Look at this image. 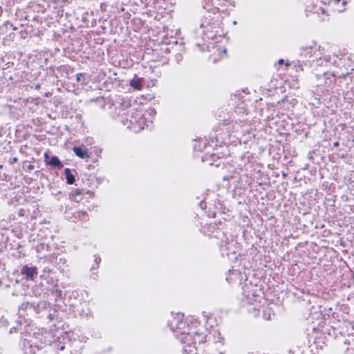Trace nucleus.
I'll return each instance as SVG.
<instances>
[{
	"mask_svg": "<svg viewBox=\"0 0 354 354\" xmlns=\"http://www.w3.org/2000/svg\"><path fill=\"white\" fill-rule=\"evenodd\" d=\"M80 344V342L79 340H77V339H74L70 344L71 347L73 348H74V351H77V350L75 348V347H77V344Z\"/></svg>",
	"mask_w": 354,
	"mask_h": 354,
	"instance_id": "obj_13",
	"label": "nucleus"
},
{
	"mask_svg": "<svg viewBox=\"0 0 354 354\" xmlns=\"http://www.w3.org/2000/svg\"><path fill=\"white\" fill-rule=\"evenodd\" d=\"M44 160L46 164L50 165L53 167L57 168H61L63 167V165L57 156H50L46 153L44 154Z\"/></svg>",
	"mask_w": 354,
	"mask_h": 354,
	"instance_id": "obj_2",
	"label": "nucleus"
},
{
	"mask_svg": "<svg viewBox=\"0 0 354 354\" xmlns=\"http://www.w3.org/2000/svg\"><path fill=\"white\" fill-rule=\"evenodd\" d=\"M83 77H84V75L82 73H77L76 75V80L77 82L82 81Z\"/></svg>",
	"mask_w": 354,
	"mask_h": 354,
	"instance_id": "obj_14",
	"label": "nucleus"
},
{
	"mask_svg": "<svg viewBox=\"0 0 354 354\" xmlns=\"http://www.w3.org/2000/svg\"><path fill=\"white\" fill-rule=\"evenodd\" d=\"M218 26V24L216 23H213V24H209V22H203L201 24V28H204V29H206V31L207 32H209L210 31L209 29H212V28H216V26Z\"/></svg>",
	"mask_w": 354,
	"mask_h": 354,
	"instance_id": "obj_11",
	"label": "nucleus"
},
{
	"mask_svg": "<svg viewBox=\"0 0 354 354\" xmlns=\"http://www.w3.org/2000/svg\"><path fill=\"white\" fill-rule=\"evenodd\" d=\"M73 150L75 155L80 157V158L88 159L90 158L87 149L86 147L84 145H82L81 147H75Z\"/></svg>",
	"mask_w": 354,
	"mask_h": 354,
	"instance_id": "obj_6",
	"label": "nucleus"
},
{
	"mask_svg": "<svg viewBox=\"0 0 354 354\" xmlns=\"http://www.w3.org/2000/svg\"><path fill=\"white\" fill-rule=\"evenodd\" d=\"M65 346H65V344L62 345V346L59 348V350H60V351L64 350V349L65 348Z\"/></svg>",
	"mask_w": 354,
	"mask_h": 354,
	"instance_id": "obj_17",
	"label": "nucleus"
},
{
	"mask_svg": "<svg viewBox=\"0 0 354 354\" xmlns=\"http://www.w3.org/2000/svg\"><path fill=\"white\" fill-rule=\"evenodd\" d=\"M214 35H214V34H213V35H207V37H209H209H212V38Z\"/></svg>",
	"mask_w": 354,
	"mask_h": 354,
	"instance_id": "obj_22",
	"label": "nucleus"
},
{
	"mask_svg": "<svg viewBox=\"0 0 354 354\" xmlns=\"http://www.w3.org/2000/svg\"><path fill=\"white\" fill-rule=\"evenodd\" d=\"M226 53V49H223V53Z\"/></svg>",
	"mask_w": 354,
	"mask_h": 354,
	"instance_id": "obj_23",
	"label": "nucleus"
},
{
	"mask_svg": "<svg viewBox=\"0 0 354 354\" xmlns=\"http://www.w3.org/2000/svg\"><path fill=\"white\" fill-rule=\"evenodd\" d=\"M316 48V44L315 41H311L309 45H306L301 47L302 53L305 56H313L312 52L315 51Z\"/></svg>",
	"mask_w": 354,
	"mask_h": 354,
	"instance_id": "obj_7",
	"label": "nucleus"
},
{
	"mask_svg": "<svg viewBox=\"0 0 354 354\" xmlns=\"http://www.w3.org/2000/svg\"><path fill=\"white\" fill-rule=\"evenodd\" d=\"M38 306L44 308L46 306V303L44 301H41Z\"/></svg>",
	"mask_w": 354,
	"mask_h": 354,
	"instance_id": "obj_15",
	"label": "nucleus"
},
{
	"mask_svg": "<svg viewBox=\"0 0 354 354\" xmlns=\"http://www.w3.org/2000/svg\"><path fill=\"white\" fill-rule=\"evenodd\" d=\"M100 261V257H95V261L96 262V263H97V264L98 263V262H99Z\"/></svg>",
	"mask_w": 354,
	"mask_h": 354,
	"instance_id": "obj_18",
	"label": "nucleus"
},
{
	"mask_svg": "<svg viewBox=\"0 0 354 354\" xmlns=\"http://www.w3.org/2000/svg\"><path fill=\"white\" fill-rule=\"evenodd\" d=\"M330 76L331 75L329 73H324L322 76V77L326 80L324 84L327 86H330L333 83V80L331 79Z\"/></svg>",
	"mask_w": 354,
	"mask_h": 354,
	"instance_id": "obj_12",
	"label": "nucleus"
},
{
	"mask_svg": "<svg viewBox=\"0 0 354 354\" xmlns=\"http://www.w3.org/2000/svg\"><path fill=\"white\" fill-rule=\"evenodd\" d=\"M21 273L25 274L27 279L32 280L37 274V268L35 267H28L24 266L21 270Z\"/></svg>",
	"mask_w": 354,
	"mask_h": 354,
	"instance_id": "obj_4",
	"label": "nucleus"
},
{
	"mask_svg": "<svg viewBox=\"0 0 354 354\" xmlns=\"http://www.w3.org/2000/svg\"><path fill=\"white\" fill-rule=\"evenodd\" d=\"M191 335H192V342L194 344H201V343H203L204 341H205V336L203 335L202 334H200V333H198L196 332H194V333H191Z\"/></svg>",
	"mask_w": 354,
	"mask_h": 354,
	"instance_id": "obj_9",
	"label": "nucleus"
},
{
	"mask_svg": "<svg viewBox=\"0 0 354 354\" xmlns=\"http://www.w3.org/2000/svg\"><path fill=\"white\" fill-rule=\"evenodd\" d=\"M64 174L67 180V183L70 185H72L75 182V177L71 174V170L68 168H66L64 169Z\"/></svg>",
	"mask_w": 354,
	"mask_h": 354,
	"instance_id": "obj_10",
	"label": "nucleus"
},
{
	"mask_svg": "<svg viewBox=\"0 0 354 354\" xmlns=\"http://www.w3.org/2000/svg\"><path fill=\"white\" fill-rule=\"evenodd\" d=\"M38 350L39 347L33 345L32 340L24 339V351L25 354H35Z\"/></svg>",
	"mask_w": 354,
	"mask_h": 354,
	"instance_id": "obj_3",
	"label": "nucleus"
},
{
	"mask_svg": "<svg viewBox=\"0 0 354 354\" xmlns=\"http://www.w3.org/2000/svg\"><path fill=\"white\" fill-rule=\"evenodd\" d=\"M229 179H230V176H224V177H223V180H228Z\"/></svg>",
	"mask_w": 354,
	"mask_h": 354,
	"instance_id": "obj_19",
	"label": "nucleus"
},
{
	"mask_svg": "<svg viewBox=\"0 0 354 354\" xmlns=\"http://www.w3.org/2000/svg\"><path fill=\"white\" fill-rule=\"evenodd\" d=\"M32 167H33V166H32V165H30V166H29V168H30V169H32Z\"/></svg>",
	"mask_w": 354,
	"mask_h": 354,
	"instance_id": "obj_24",
	"label": "nucleus"
},
{
	"mask_svg": "<svg viewBox=\"0 0 354 354\" xmlns=\"http://www.w3.org/2000/svg\"><path fill=\"white\" fill-rule=\"evenodd\" d=\"M278 63H279V64H282L283 63V59H279Z\"/></svg>",
	"mask_w": 354,
	"mask_h": 354,
	"instance_id": "obj_20",
	"label": "nucleus"
},
{
	"mask_svg": "<svg viewBox=\"0 0 354 354\" xmlns=\"http://www.w3.org/2000/svg\"><path fill=\"white\" fill-rule=\"evenodd\" d=\"M322 3H324V4H328V1L330 0H320Z\"/></svg>",
	"mask_w": 354,
	"mask_h": 354,
	"instance_id": "obj_16",
	"label": "nucleus"
},
{
	"mask_svg": "<svg viewBox=\"0 0 354 354\" xmlns=\"http://www.w3.org/2000/svg\"><path fill=\"white\" fill-rule=\"evenodd\" d=\"M334 146H335V147H338V146H339V142H335L334 143Z\"/></svg>",
	"mask_w": 354,
	"mask_h": 354,
	"instance_id": "obj_21",
	"label": "nucleus"
},
{
	"mask_svg": "<svg viewBox=\"0 0 354 354\" xmlns=\"http://www.w3.org/2000/svg\"><path fill=\"white\" fill-rule=\"evenodd\" d=\"M130 86L135 90L140 91L143 86V80L142 78L133 79L130 81Z\"/></svg>",
	"mask_w": 354,
	"mask_h": 354,
	"instance_id": "obj_8",
	"label": "nucleus"
},
{
	"mask_svg": "<svg viewBox=\"0 0 354 354\" xmlns=\"http://www.w3.org/2000/svg\"><path fill=\"white\" fill-rule=\"evenodd\" d=\"M173 322L171 323L172 330L175 331L176 335L181 334L183 335L181 342L184 344L183 351L185 354H197L198 348L196 344L192 342V335L189 332V326L184 322H178L176 327H173Z\"/></svg>",
	"mask_w": 354,
	"mask_h": 354,
	"instance_id": "obj_1",
	"label": "nucleus"
},
{
	"mask_svg": "<svg viewBox=\"0 0 354 354\" xmlns=\"http://www.w3.org/2000/svg\"><path fill=\"white\" fill-rule=\"evenodd\" d=\"M346 4L345 0H330L328 5L338 12H341L344 10V6Z\"/></svg>",
	"mask_w": 354,
	"mask_h": 354,
	"instance_id": "obj_5",
	"label": "nucleus"
}]
</instances>
